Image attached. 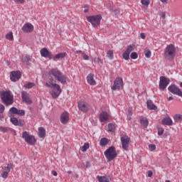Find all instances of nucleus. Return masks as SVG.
<instances>
[{
    "label": "nucleus",
    "mask_w": 182,
    "mask_h": 182,
    "mask_svg": "<svg viewBox=\"0 0 182 182\" xmlns=\"http://www.w3.org/2000/svg\"><path fill=\"white\" fill-rule=\"evenodd\" d=\"M46 85L47 87H51L53 89L51 95L53 99L59 97V95L62 93V89H60L59 85L53 83V79H50V83L46 82Z\"/></svg>",
    "instance_id": "f257e3e1"
},
{
    "label": "nucleus",
    "mask_w": 182,
    "mask_h": 182,
    "mask_svg": "<svg viewBox=\"0 0 182 182\" xmlns=\"http://www.w3.org/2000/svg\"><path fill=\"white\" fill-rule=\"evenodd\" d=\"M1 99L2 103L5 105V106H11L14 103V95H11V92L9 91H2L0 92Z\"/></svg>",
    "instance_id": "f03ea898"
},
{
    "label": "nucleus",
    "mask_w": 182,
    "mask_h": 182,
    "mask_svg": "<svg viewBox=\"0 0 182 182\" xmlns=\"http://www.w3.org/2000/svg\"><path fill=\"white\" fill-rule=\"evenodd\" d=\"M48 75L54 76L55 79L60 82L62 85H66V77L59 70L53 68L48 73Z\"/></svg>",
    "instance_id": "7ed1b4c3"
},
{
    "label": "nucleus",
    "mask_w": 182,
    "mask_h": 182,
    "mask_svg": "<svg viewBox=\"0 0 182 182\" xmlns=\"http://www.w3.org/2000/svg\"><path fill=\"white\" fill-rule=\"evenodd\" d=\"M164 57L168 60H173L176 58V47L174 45L170 44L165 48Z\"/></svg>",
    "instance_id": "20e7f679"
},
{
    "label": "nucleus",
    "mask_w": 182,
    "mask_h": 182,
    "mask_svg": "<svg viewBox=\"0 0 182 182\" xmlns=\"http://www.w3.org/2000/svg\"><path fill=\"white\" fill-rule=\"evenodd\" d=\"M87 20L91 23L93 28H97L100 26V21H102V15L98 14L95 16H90L86 17Z\"/></svg>",
    "instance_id": "39448f33"
},
{
    "label": "nucleus",
    "mask_w": 182,
    "mask_h": 182,
    "mask_svg": "<svg viewBox=\"0 0 182 182\" xmlns=\"http://www.w3.org/2000/svg\"><path fill=\"white\" fill-rule=\"evenodd\" d=\"M105 156L108 161H112L117 157V152H116V148L114 146H110L105 151Z\"/></svg>",
    "instance_id": "423d86ee"
},
{
    "label": "nucleus",
    "mask_w": 182,
    "mask_h": 182,
    "mask_svg": "<svg viewBox=\"0 0 182 182\" xmlns=\"http://www.w3.org/2000/svg\"><path fill=\"white\" fill-rule=\"evenodd\" d=\"M22 139H24L26 143H28V144H30V146H33V144L36 143V139H35V136L29 134V132L26 131L23 132Z\"/></svg>",
    "instance_id": "0eeeda50"
},
{
    "label": "nucleus",
    "mask_w": 182,
    "mask_h": 182,
    "mask_svg": "<svg viewBox=\"0 0 182 182\" xmlns=\"http://www.w3.org/2000/svg\"><path fill=\"white\" fill-rule=\"evenodd\" d=\"M121 142L123 150L127 151L129 150V144H130V137L127 135L121 136Z\"/></svg>",
    "instance_id": "6e6552de"
},
{
    "label": "nucleus",
    "mask_w": 182,
    "mask_h": 182,
    "mask_svg": "<svg viewBox=\"0 0 182 182\" xmlns=\"http://www.w3.org/2000/svg\"><path fill=\"white\" fill-rule=\"evenodd\" d=\"M120 87H123V78L118 77L114 81V85L111 89L112 90H119Z\"/></svg>",
    "instance_id": "1a4fd4ad"
},
{
    "label": "nucleus",
    "mask_w": 182,
    "mask_h": 182,
    "mask_svg": "<svg viewBox=\"0 0 182 182\" xmlns=\"http://www.w3.org/2000/svg\"><path fill=\"white\" fill-rule=\"evenodd\" d=\"M169 83H170V80L167 79L164 76L160 77V81H159L160 90H164L165 89H166Z\"/></svg>",
    "instance_id": "9d476101"
},
{
    "label": "nucleus",
    "mask_w": 182,
    "mask_h": 182,
    "mask_svg": "<svg viewBox=\"0 0 182 182\" xmlns=\"http://www.w3.org/2000/svg\"><path fill=\"white\" fill-rule=\"evenodd\" d=\"M11 168H12V164H7L6 166H4V168H2V170L1 171V177H2V178H4V179L8 178V175L11 172Z\"/></svg>",
    "instance_id": "9b49d317"
},
{
    "label": "nucleus",
    "mask_w": 182,
    "mask_h": 182,
    "mask_svg": "<svg viewBox=\"0 0 182 182\" xmlns=\"http://www.w3.org/2000/svg\"><path fill=\"white\" fill-rule=\"evenodd\" d=\"M168 90L171 92V93H173V95H176L177 96H180L182 97V92L180 88L177 87L176 85H170L168 87Z\"/></svg>",
    "instance_id": "f8f14e48"
},
{
    "label": "nucleus",
    "mask_w": 182,
    "mask_h": 182,
    "mask_svg": "<svg viewBox=\"0 0 182 182\" xmlns=\"http://www.w3.org/2000/svg\"><path fill=\"white\" fill-rule=\"evenodd\" d=\"M78 108L79 110L83 112V113H86L89 112V104L86 102L80 101L78 102Z\"/></svg>",
    "instance_id": "ddd939ff"
},
{
    "label": "nucleus",
    "mask_w": 182,
    "mask_h": 182,
    "mask_svg": "<svg viewBox=\"0 0 182 182\" xmlns=\"http://www.w3.org/2000/svg\"><path fill=\"white\" fill-rule=\"evenodd\" d=\"M41 55L43 58H48V59H52L53 58V54L49 52L46 48H43L41 50Z\"/></svg>",
    "instance_id": "4468645a"
},
{
    "label": "nucleus",
    "mask_w": 182,
    "mask_h": 182,
    "mask_svg": "<svg viewBox=\"0 0 182 182\" xmlns=\"http://www.w3.org/2000/svg\"><path fill=\"white\" fill-rule=\"evenodd\" d=\"M10 79L11 82H16L21 79V72L20 71H12L10 75Z\"/></svg>",
    "instance_id": "2eb2a0df"
},
{
    "label": "nucleus",
    "mask_w": 182,
    "mask_h": 182,
    "mask_svg": "<svg viewBox=\"0 0 182 182\" xmlns=\"http://www.w3.org/2000/svg\"><path fill=\"white\" fill-rule=\"evenodd\" d=\"M22 31L25 32V33H29L33 31V26L27 23L22 27Z\"/></svg>",
    "instance_id": "dca6fc26"
},
{
    "label": "nucleus",
    "mask_w": 182,
    "mask_h": 182,
    "mask_svg": "<svg viewBox=\"0 0 182 182\" xmlns=\"http://www.w3.org/2000/svg\"><path fill=\"white\" fill-rule=\"evenodd\" d=\"M21 97L23 99V102H25L27 105H32V100H31V98H29L26 92L23 91L21 92Z\"/></svg>",
    "instance_id": "f3484780"
},
{
    "label": "nucleus",
    "mask_w": 182,
    "mask_h": 182,
    "mask_svg": "<svg viewBox=\"0 0 182 182\" xmlns=\"http://www.w3.org/2000/svg\"><path fill=\"white\" fill-rule=\"evenodd\" d=\"M87 82L91 86L96 85V80H95V75L93 74H92V73L89 74L87 76Z\"/></svg>",
    "instance_id": "a211bd4d"
},
{
    "label": "nucleus",
    "mask_w": 182,
    "mask_h": 182,
    "mask_svg": "<svg viewBox=\"0 0 182 182\" xmlns=\"http://www.w3.org/2000/svg\"><path fill=\"white\" fill-rule=\"evenodd\" d=\"M60 120L63 124H66L69 122V114L68 112H63L60 116Z\"/></svg>",
    "instance_id": "6ab92c4d"
},
{
    "label": "nucleus",
    "mask_w": 182,
    "mask_h": 182,
    "mask_svg": "<svg viewBox=\"0 0 182 182\" xmlns=\"http://www.w3.org/2000/svg\"><path fill=\"white\" fill-rule=\"evenodd\" d=\"M109 114L106 112H103L100 115V120L102 122H107V120H109Z\"/></svg>",
    "instance_id": "aec40b11"
},
{
    "label": "nucleus",
    "mask_w": 182,
    "mask_h": 182,
    "mask_svg": "<svg viewBox=\"0 0 182 182\" xmlns=\"http://www.w3.org/2000/svg\"><path fill=\"white\" fill-rule=\"evenodd\" d=\"M146 106L149 110H157V106H156L151 100H147Z\"/></svg>",
    "instance_id": "412c9836"
},
{
    "label": "nucleus",
    "mask_w": 182,
    "mask_h": 182,
    "mask_svg": "<svg viewBox=\"0 0 182 182\" xmlns=\"http://www.w3.org/2000/svg\"><path fill=\"white\" fill-rule=\"evenodd\" d=\"M164 126H173V120L170 117H166L162 119Z\"/></svg>",
    "instance_id": "4be33fe9"
},
{
    "label": "nucleus",
    "mask_w": 182,
    "mask_h": 182,
    "mask_svg": "<svg viewBox=\"0 0 182 182\" xmlns=\"http://www.w3.org/2000/svg\"><path fill=\"white\" fill-rule=\"evenodd\" d=\"M67 55H68V53H66V52L60 53L55 55V56L53 55L52 59H53V60H55V59H63L66 58Z\"/></svg>",
    "instance_id": "5701e85b"
},
{
    "label": "nucleus",
    "mask_w": 182,
    "mask_h": 182,
    "mask_svg": "<svg viewBox=\"0 0 182 182\" xmlns=\"http://www.w3.org/2000/svg\"><path fill=\"white\" fill-rule=\"evenodd\" d=\"M38 136L41 139H45V136H46V130L42 127L38 128Z\"/></svg>",
    "instance_id": "b1692460"
},
{
    "label": "nucleus",
    "mask_w": 182,
    "mask_h": 182,
    "mask_svg": "<svg viewBox=\"0 0 182 182\" xmlns=\"http://www.w3.org/2000/svg\"><path fill=\"white\" fill-rule=\"evenodd\" d=\"M97 178L99 182H110V181L112 180L109 177L107 178L106 176H97Z\"/></svg>",
    "instance_id": "393cba45"
},
{
    "label": "nucleus",
    "mask_w": 182,
    "mask_h": 182,
    "mask_svg": "<svg viewBox=\"0 0 182 182\" xmlns=\"http://www.w3.org/2000/svg\"><path fill=\"white\" fill-rule=\"evenodd\" d=\"M140 123L144 129L147 128V126H149V120L146 119V118L142 117L141 118Z\"/></svg>",
    "instance_id": "a878e982"
},
{
    "label": "nucleus",
    "mask_w": 182,
    "mask_h": 182,
    "mask_svg": "<svg viewBox=\"0 0 182 182\" xmlns=\"http://www.w3.org/2000/svg\"><path fill=\"white\" fill-rule=\"evenodd\" d=\"M107 144H109V139L106 138H102L100 140L101 147H105V146H107Z\"/></svg>",
    "instance_id": "bb28decb"
},
{
    "label": "nucleus",
    "mask_w": 182,
    "mask_h": 182,
    "mask_svg": "<svg viewBox=\"0 0 182 182\" xmlns=\"http://www.w3.org/2000/svg\"><path fill=\"white\" fill-rule=\"evenodd\" d=\"M75 53H81L84 60H89V55H86V53H85V52H83L82 50H76Z\"/></svg>",
    "instance_id": "cd10ccee"
},
{
    "label": "nucleus",
    "mask_w": 182,
    "mask_h": 182,
    "mask_svg": "<svg viewBox=\"0 0 182 182\" xmlns=\"http://www.w3.org/2000/svg\"><path fill=\"white\" fill-rule=\"evenodd\" d=\"M23 61L26 65H29V62H31V56L26 55V56L23 57Z\"/></svg>",
    "instance_id": "c85d7f7f"
},
{
    "label": "nucleus",
    "mask_w": 182,
    "mask_h": 182,
    "mask_svg": "<svg viewBox=\"0 0 182 182\" xmlns=\"http://www.w3.org/2000/svg\"><path fill=\"white\" fill-rule=\"evenodd\" d=\"M122 58H123V59H124V60H129V59H130V54H129V53H128L127 51H125L122 54Z\"/></svg>",
    "instance_id": "c756f323"
},
{
    "label": "nucleus",
    "mask_w": 182,
    "mask_h": 182,
    "mask_svg": "<svg viewBox=\"0 0 182 182\" xmlns=\"http://www.w3.org/2000/svg\"><path fill=\"white\" fill-rule=\"evenodd\" d=\"M89 147H90V145L89 144V143H85L81 148V151L85 152L87 150V149H89Z\"/></svg>",
    "instance_id": "7c9ffc66"
},
{
    "label": "nucleus",
    "mask_w": 182,
    "mask_h": 182,
    "mask_svg": "<svg viewBox=\"0 0 182 182\" xmlns=\"http://www.w3.org/2000/svg\"><path fill=\"white\" fill-rule=\"evenodd\" d=\"M133 50H134V46L129 45L127 46L126 52H127L128 53H132V52H133Z\"/></svg>",
    "instance_id": "2f4dec72"
},
{
    "label": "nucleus",
    "mask_w": 182,
    "mask_h": 182,
    "mask_svg": "<svg viewBox=\"0 0 182 182\" xmlns=\"http://www.w3.org/2000/svg\"><path fill=\"white\" fill-rule=\"evenodd\" d=\"M6 38L8 39V41H14V34L12 32H10L6 35Z\"/></svg>",
    "instance_id": "473e14b6"
},
{
    "label": "nucleus",
    "mask_w": 182,
    "mask_h": 182,
    "mask_svg": "<svg viewBox=\"0 0 182 182\" xmlns=\"http://www.w3.org/2000/svg\"><path fill=\"white\" fill-rule=\"evenodd\" d=\"M10 120L11 123L14 124V126H18V119H16V117H11Z\"/></svg>",
    "instance_id": "72a5a7b5"
},
{
    "label": "nucleus",
    "mask_w": 182,
    "mask_h": 182,
    "mask_svg": "<svg viewBox=\"0 0 182 182\" xmlns=\"http://www.w3.org/2000/svg\"><path fill=\"white\" fill-rule=\"evenodd\" d=\"M10 113H12V114H17L18 113V109L15 107H12L10 109H9Z\"/></svg>",
    "instance_id": "f704fd0d"
},
{
    "label": "nucleus",
    "mask_w": 182,
    "mask_h": 182,
    "mask_svg": "<svg viewBox=\"0 0 182 182\" xmlns=\"http://www.w3.org/2000/svg\"><path fill=\"white\" fill-rule=\"evenodd\" d=\"M174 120L175 122H181L182 120V115L181 114H176L175 117H174Z\"/></svg>",
    "instance_id": "c9c22d12"
},
{
    "label": "nucleus",
    "mask_w": 182,
    "mask_h": 182,
    "mask_svg": "<svg viewBox=\"0 0 182 182\" xmlns=\"http://www.w3.org/2000/svg\"><path fill=\"white\" fill-rule=\"evenodd\" d=\"M107 55L109 59H110L111 60L113 59V58H114V55H113V50H109L107 53Z\"/></svg>",
    "instance_id": "e433bc0d"
},
{
    "label": "nucleus",
    "mask_w": 182,
    "mask_h": 182,
    "mask_svg": "<svg viewBox=\"0 0 182 182\" xmlns=\"http://www.w3.org/2000/svg\"><path fill=\"white\" fill-rule=\"evenodd\" d=\"M127 115V119L132 120V116H133V113H132V109L130 108L128 109V112Z\"/></svg>",
    "instance_id": "4c0bfd02"
},
{
    "label": "nucleus",
    "mask_w": 182,
    "mask_h": 182,
    "mask_svg": "<svg viewBox=\"0 0 182 182\" xmlns=\"http://www.w3.org/2000/svg\"><path fill=\"white\" fill-rule=\"evenodd\" d=\"M116 128V126H114L112 124H108V132H113L114 129Z\"/></svg>",
    "instance_id": "58836bf2"
},
{
    "label": "nucleus",
    "mask_w": 182,
    "mask_h": 182,
    "mask_svg": "<svg viewBox=\"0 0 182 182\" xmlns=\"http://www.w3.org/2000/svg\"><path fill=\"white\" fill-rule=\"evenodd\" d=\"M35 86V83L33 82H28L26 85H24V87H27V89H32Z\"/></svg>",
    "instance_id": "ea45409f"
},
{
    "label": "nucleus",
    "mask_w": 182,
    "mask_h": 182,
    "mask_svg": "<svg viewBox=\"0 0 182 182\" xmlns=\"http://www.w3.org/2000/svg\"><path fill=\"white\" fill-rule=\"evenodd\" d=\"M141 3L142 5H144V6H149V5H150V0H141Z\"/></svg>",
    "instance_id": "a19ab883"
},
{
    "label": "nucleus",
    "mask_w": 182,
    "mask_h": 182,
    "mask_svg": "<svg viewBox=\"0 0 182 182\" xmlns=\"http://www.w3.org/2000/svg\"><path fill=\"white\" fill-rule=\"evenodd\" d=\"M131 59H137L139 58V55L136 52H133L130 55Z\"/></svg>",
    "instance_id": "79ce46f5"
},
{
    "label": "nucleus",
    "mask_w": 182,
    "mask_h": 182,
    "mask_svg": "<svg viewBox=\"0 0 182 182\" xmlns=\"http://www.w3.org/2000/svg\"><path fill=\"white\" fill-rule=\"evenodd\" d=\"M16 114H18V116H25V110H23V109H18Z\"/></svg>",
    "instance_id": "37998d69"
},
{
    "label": "nucleus",
    "mask_w": 182,
    "mask_h": 182,
    "mask_svg": "<svg viewBox=\"0 0 182 182\" xmlns=\"http://www.w3.org/2000/svg\"><path fill=\"white\" fill-rule=\"evenodd\" d=\"M163 133H164V129L163 128H159L158 129V135L159 136H162Z\"/></svg>",
    "instance_id": "c03bdc74"
},
{
    "label": "nucleus",
    "mask_w": 182,
    "mask_h": 182,
    "mask_svg": "<svg viewBox=\"0 0 182 182\" xmlns=\"http://www.w3.org/2000/svg\"><path fill=\"white\" fill-rule=\"evenodd\" d=\"M25 124V121L22 120V119H18V122L17 126H20L22 127V126H23Z\"/></svg>",
    "instance_id": "a18cd8bd"
},
{
    "label": "nucleus",
    "mask_w": 182,
    "mask_h": 182,
    "mask_svg": "<svg viewBox=\"0 0 182 182\" xmlns=\"http://www.w3.org/2000/svg\"><path fill=\"white\" fill-rule=\"evenodd\" d=\"M0 130L1 132H2L3 133H8V128L5 127H0Z\"/></svg>",
    "instance_id": "49530a36"
},
{
    "label": "nucleus",
    "mask_w": 182,
    "mask_h": 182,
    "mask_svg": "<svg viewBox=\"0 0 182 182\" xmlns=\"http://www.w3.org/2000/svg\"><path fill=\"white\" fill-rule=\"evenodd\" d=\"M149 150L151 151L156 150V145H154V144H149Z\"/></svg>",
    "instance_id": "de8ad7c7"
},
{
    "label": "nucleus",
    "mask_w": 182,
    "mask_h": 182,
    "mask_svg": "<svg viewBox=\"0 0 182 182\" xmlns=\"http://www.w3.org/2000/svg\"><path fill=\"white\" fill-rule=\"evenodd\" d=\"M145 56L146 58H150L151 56V51L150 50H147L146 53H145Z\"/></svg>",
    "instance_id": "09e8293b"
},
{
    "label": "nucleus",
    "mask_w": 182,
    "mask_h": 182,
    "mask_svg": "<svg viewBox=\"0 0 182 182\" xmlns=\"http://www.w3.org/2000/svg\"><path fill=\"white\" fill-rule=\"evenodd\" d=\"M5 112V106L2 104H0V113H4Z\"/></svg>",
    "instance_id": "8fccbe9b"
},
{
    "label": "nucleus",
    "mask_w": 182,
    "mask_h": 182,
    "mask_svg": "<svg viewBox=\"0 0 182 182\" xmlns=\"http://www.w3.org/2000/svg\"><path fill=\"white\" fill-rule=\"evenodd\" d=\"M16 4H23L25 0H14Z\"/></svg>",
    "instance_id": "3c124183"
},
{
    "label": "nucleus",
    "mask_w": 182,
    "mask_h": 182,
    "mask_svg": "<svg viewBox=\"0 0 182 182\" xmlns=\"http://www.w3.org/2000/svg\"><path fill=\"white\" fill-rule=\"evenodd\" d=\"M140 36L141 39H146V34L144 33H141Z\"/></svg>",
    "instance_id": "603ef678"
},
{
    "label": "nucleus",
    "mask_w": 182,
    "mask_h": 182,
    "mask_svg": "<svg viewBox=\"0 0 182 182\" xmlns=\"http://www.w3.org/2000/svg\"><path fill=\"white\" fill-rule=\"evenodd\" d=\"M97 63H100L101 65H103V61H102V59H100V58H97Z\"/></svg>",
    "instance_id": "864d4df0"
},
{
    "label": "nucleus",
    "mask_w": 182,
    "mask_h": 182,
    "mask_svg": "<svg viewBox=\"0 0 182 182\" xmlns=\"http://www.w3.org/2000/svg\"><path fill=\"white\" fill-rule=\"evenodd\" d=\"M147 174H148V177H151L153 176V171H149Z\"/></svg>",
    "instance_id": "5fc2aeb1"
},
{
    "label": "nucleus",
    "mask_w": 182,
    "mask_h": 182,
    "mask_svg": "<svg viewBox=\"0 0 182 182\" xmlns=\"http://www.w3.org/2000/svg\"><path fill=\"white\" fill-rule=\"evenodd\" d=\"M90 162H89V161H87L86 162V165H85V167H86V168H89L90 167Z\"/></svg>",
    "instance_id": "6e6d98bb"
},
{
    "label": "nucleus",
    "mask_w": 182,
    "mask_h": 182,
    "mask_svg": "<svg viewBox=\"0 0 182 182\" xmlns=\"http://www.w3.org/2000/svg\"><path fill=\"white\" fill-rule=\"evenodd\" d=\"M51 173L53 174V176H55V177L58 176V172H56L55 171H52Z\"/></svg>",
    "instance_id": "4d7b16f0"
},
{
    "label": "nucleus",
    "mask_w": 182,
    "mask_h": 182,
    "mask_svg": "<svg viewBox=\"0 0 182 182\" xmlns=\"http://www.w3.org/2000/svg\"><path fill=\"white\" fill-rule=\"evenodd\" d=\"M162 4H168V0H160Z\"/></svg>",
    "instance_id": "13d9d810"
},
{
    "label": "nucleus",
    "mask_w": 182,
    "mask_h": 182,
    "mask_svg": "<svg viewBox=\"0 0 182 182\" xmlns=\"http://www.w3.org/2000/svg\"><path fill=\"white\" fill-rule=\"evenodd\" d=\"M84 8H85V10H84L85 14H87V12H89V9H87L86 7V6H85Z\"/></svg>",
    "instance_id": "bf43d9fd"
},
{
    "label": "nucleus",
    "mask_w": 182,
    "mask_h": 182,
    "mask_svg": "<svg viewBox=\"0 0 182 182\" xmlns=\"http://www.w3.org/2000/svg\"><path fill=\"white\" fill-rule=\"evenodd\" d=\"M161 16L164 19L166 18V13H161Z\"/></svg>",
    "instance_id": "052dcab7"
},
{
    "label": "nucleus",
    "mask_w": 182,
    "mask_h": 182,
    "mask_svg": "<svg viewBox=\"0 0 182 182\" xmlns=\"http://www.w3.org/2000/svg\"><path fill=\"white\" fill-rule=\"evenodd\" d=\"M114 12L115 15H117V14H120V11L119 10H114Z\"/></svg>",
    "instance_id": "680f3d73"
},
{
    "label": "nucleus",
    "mask_w": 182,
    "mask_h": 182,
    "mask_svg": "<svg viewBox=\"0 0 182 182\" xmlns=\"http://www.w3.org/2000/svg\"><path fill=\"white\" fill-rule=\"evenodd\" d=\"M4 119V114L2 113H0V120H2Z\"/></svg>",
    "instance_id": "e2e57ef3"
},
{
    "label": "nucleus",
    "mask_w": 182,
    "mask_h": 182,
    "mask_svg": "<svg viewBox=\"0 0 182 182\" xmlns=\"http://www.w3.org/2000/svg\"><path fill=\"white\" fill-rule=\"evenodd\" d=\"M73 176H74V177H76V178H79V175H77V174H75V175H72Z\"/></svg>",
    "instance_id": "0e129e2a"
},
{
    "label": "nucleus",
    "mask_w": 182,
    "mask_h": 182,
    "mask_svg": "<svg viewBox=\"0 0 182 182\" xmlns=\"http://www.w3.org/2000/svg\"><path fill=\"white\" fill-rule=\"evenodd\" d=\"M173 97H169L168 98V101L173 100Z\"/></svg>",
    "instance_id": "69168bd1"
},
{
    "label": "nucleus",
    "mask_w": 182,
    "mask_h": 182,
    "mask_svg": "<svg viewBox=\"0 0 182 182\" xmlns=\"http://www.w3.org/2000/svg\"><path fill=\"white\" fill-rule=\"evenodd\" d=\"M68 174H72V171H68Z\"/></svg>",
    "instance_id": "338daca9"
},
{
    "label": "nucleus",
    "mask_w": 182,
    "mask_h": 182,
    "mask_svg": "<svg viewBox=\"0 0 182 182\" xmlns=\"http://www.w3.org/2000/svg\"><path fill=\"white\" fill-rule=\"evenodd\" d=\"M165 182H171V181H168V180H166Z\"/></svg>",
    "instance_id": "774afa93"
}]
</instances>
